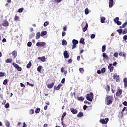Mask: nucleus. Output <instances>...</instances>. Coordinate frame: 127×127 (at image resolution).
Listing matches in <instances>:
<instances>
[{"label":"nucleus","instance_id":"obj_1","mask_svg":"<svg viewBox=\"0 0 127 127\" xmlns=\"http://www.w3.org/2000/svg\"><path fill=\"white\" fill-rule=\"evenodd\" d=\"M107 105H111L113 103V100H114V97L111 95H107L105 98Z\"/></svg>","mask_w":127,"mask_h":127},{"label":"nucleus","instance_id":"obj_2","mask_svg":"<svg viewBox=\"0 0 127 127\" xmlns=\"http://www.w3.org/2000/svg\"><path fill=\"white\" fill-rule=\"evenodd\" d=\"M93 96H94L93 92H90V94H88L86 96L87 100L90 102H93Z\"/></svg>","mask_w":127,"mask_h":127},{"label":"nucleus","instance_id":"obj_3","mask_svg":"<svg viewBox=\"0 0 127 127\" xmlns=\"http://www.w3.org/2000/svg\"><path fill=\"white\" fill-rule=\"evenodd\" d=\"M12 65L13 67H14V68H15V69H16L18 72H21V71H22V68L20 67L18 64H15V63H13Z\"/></svg>","mask_w":127,"mask_h":127},{"label":"nucleus","instance_id":"obj_4","mask_svg":"<svg viewBox=\"0 0 127 127\" xmlns=\"http://www.w3.org/2000/svg\"><path fill=\"white\" fill-rule=\"evenodd\" d=\"M46 43L44 42H38L36 43V46L38 47H43V46H46Z\"/></svg>","mask_w":127,"mask_h":127},{"label":"nucleus","instance_id":"obj_5","mask_svg":"<svg viewBox=\"0 0 127 127\" xmlns=\"http://www.w3.org/2000/svg\"><path fill=\"white\" fill-rule=\"evenodd\" d=\"M72 43H73V45H72V49H74V48H76V47H77V44L79 43V41L76 39H73L72 40Z\"/></svg>","mask_w":127,"mask_h":127},{"label":"nucleus","instance_id":"obj_6","mask_svg":"<svg viewBox=\"0 0 127 127\" xmlns=\"http://www.w3.org/2000/svg\"><path fill=\"white\" fill-rule=\"evenodd\" d=\"M122 92H123V91L122 90V89H121L120 87H118L117 89V91L116 93V97H121V95H122Z\"/></svg>","mask_w":127,"mask_h":127},{"label":"nucleus","instance_id":"obj_7","mask_svg":"<svg viewBox=\"0 0 127 127\" xmlns=\"http://www.w3.org/2000/svg\"><path fill=\"white\" fill-rule=\"evenodd\" d=\"M100 122L101 123V124H103V125H105L107 124L108 122H109V118H106L105 119H101L100 120Z\"/></svg>","mask_w":127,"mask_h":127},{"label":"nucleus","instance_id":"obj_8","mask_svg":"<svg viewBox=\"0 0 127 127\" xmlns=\"http://www.w3.org/2000/svg\"><path fill=\"white\" fill-rule=\"evenodd\" d=\"M4 27H6L7 26H9V23L8 21H6V20H5L2 24Z\"/></svg>","mask_w":127,"mask_h":127},{"label":"nucleus","instance_id":"obj_9","mask_svg":"<svg viewBox=\"0 0 127 127\" xmlns=\"http://www.w3.org/2000/svg\"><path fill=\"white\" fill-rule=\"evenodd\" d=\"M109 7L112 8L114 5V0H109Z\"/></svg>","mask_w":127,"mask_h":127},{"label":"nucleus","instance_id":"obj_10","mask_svg":"<svg viewBox=\"0 0 127 127\" xmlns=\"http://www.w3.org/2000/svg\"><path fill=\"white\" fill-rule=\"evenodd\" d=\"M113 66V64H110L108 65V69L110 70V72H113L114 71V66Z\"/></svg>","mask_w":127,"mask_h":127},{"label":"nucleus","instance_id":"obj_11","mask_svg":"<svg viewBox=\"0 0 127 127\" xmlns=\"http://www.w3.org/2000/svg\"><path fill=\"white\" fill-rule=\"evenodd\" d=\"M70 112L73 114V115H76L78 113V110L75 108H70Z\"/></svg>","mask_w":127,"mask_h":127},{"label":"nucleus","instance_id":"obj_12","mask_svg":"<svg viewBox=\"0 0 127 127\" xmlns=\"http://www.w3.org/2000/svg\"><path fill=\"white\" fill-rule=\"evenodd\" d=\"M64 55L65 58H69V57H70V55L68 53L67 51H65L64 52Z\"/></svg>","mask_w":127,"mask_h":127},{"label":"nucleus","instance_id":"obj_13","mask_svg":"<svg viewBox=\"0 0 127 127\" xmlns=\"http://www.w3.org/2000/svg\"><path fill=\"white\" fill-rule=\"evenodd\" d=\"M119 56H122L123 57H124V58H126V57H127L126 54L125 52H120L119 53Z\"/></svg>","mask_w":127,"mask_h":127},{"label":"nucleus","instance_id":"obj_14","mask_svg":"<svg viewBox=\"0 0 127 127\" xmlns=\"http://www.w3.org/2000/svg\"><path fill=\"white\" fill-rule=\"evenodd\" d=\"M66 115H67V112H64L62 115L61 118V122L63 121V120H64V118H65V117H66Z\"/></svg>","mask_w":127,"mask_h":127},{"label":"nucleus","instance_id":"obj_15","mask_svg":"<svg viewBox=\"0 0 127 127\" xmlns=\"http://www.w3.org/2000/svg\"><path fill=\"white\" fill-rule=\"evenodd\" d=\"M38 59H39V60H40L42 62H44L46 60L45 56L39 57H38Z\"/></svg>","mask_w":127,"mask_h":127},{"label":"nucleus","instance_id":"obj_16","mask_svg":"<svg viewBox=\"0 0 127 127\" xmlns=\"http://www.w3.org/2000/svg\"><path fill=\"white\" fill-rule=\"evenodd\" d=\"M123 83L124 84V88H127V78H124L123 79Z\"/></svg>","mask_w":127,"mask_h":127},{"label":"nucleus","instance_id":"obj_17","mask_svg":"<svg viewBox=\"0 0 127 127\" xmlns=\"http://www.w3.org/2000/svg\"><path fill=\"white\" fill-rule=\"evenodd\" d=\"M12 55L13 56V58L14 59V58H15V57H16V56H17V52L15 50L12 51Z\"/></svg>","mask_w":127,"mask_h":127},{"label":"nucleus","instance_id":"obj_18","mask_svg":"<svg viewBox=\"0 0 127 127\" xmlns=\"http://www.w3.org/2000/svg\"><path fill=\"white\" fill-rule=\"evenodd\" d=\"M62 87V84L61 83H60L58 84V85L56 87V86H54L55 90H60V87Z\"/></svg>","mask_w":127,"mask_h":127},{"label":"nucleus","instance_id":"obj_19","mask_svg":"<svg viewBox=\"0 0 127 127\" xmlns=\"http://www.w3.org/2000/svg\"><path fill=\"white\" fill-rule=\"evenodd\" d=\"M102 56L104 59H106V60H108L109 59V56H108V55L106 54V53H103L102 54Z\"/></svg>","mask_w":127,"mask_h":127},{"label":"nucleus","instance_id":"obj_20","mask_svg":"<svg viewBox=\"0 0 127 127\" xmlns=\"http://www.w3.org/2000/svg\"><path fill=\"white\" fill-rule=\"evenodd\" d=\"M84 100H85V98L83 96L77 97V100L80 101V102H84Z\"/></svg>","mask_w":127,"mask_h":127},{"label":"nucleus","instance_id":"obj_21","mask_svg":"<svg viewBox=\"0 0 127 127\" xmlns=\"http://www.w3.org/2000/svg\"><path fill=\"white\" fill-rule=\"evenodd\" d=\"M53 86H54V82H52L51 84H49L47 85V87L48 89H52V88H53Z\"/></svg>","mask_w":127,"mask_h":127},{"label":"nucleus","instance_id":"obj_22","mask_svg":"<svg viewBox=\"0 0 127 127\" xmlns=\"http://www.w3.org/2000/svg\"><path fill=\"white\" fill-rule=\"evenodd\" d=\"M13 60L11 58H8L5 60L6 63H11Z\"/></svg>","mask_w":127,"mask_h":127},{"label":"nucleus","instance_id":"obj_23","mask_svg":"<svg viewBox=\"0 0 127 127\" xmlns=\"http://www.w3.org/2000/svg\"><path fill=\"white\" fill-rule=\"evenodd\" d=\"M31 66H32V63H31V62H29L28 64L27 65L26 67L27 69H29L31 68Z\"/></svg>","mask_w":127,"mask_h":127},{"label":"nucleus","instance_id":"obj_24","mask_svg":"<svg viewBox=\"0 0 127 127\" xmlns=\"http://www.w3.org/2000/svg\"><path fill=\"white\" fill-rule=\"evenodd\" d=\"M84 113L82 112H80L77 115V118H81L83 117Z\"/></svg>","mask_w":127,"mask_h":127},{"label":"nucleus","instance_id":"obj_25","mask_svg":"<svg viewBox=\"0 0 127 127\" xmlns=\"http://www.w3.org/2000/svg\"><path fill=\"white\" fill-rule=\"evenodd\" d=\"M5 126L7 127H10V123H9V121H8L7 120H6L5 122Z\"/></svg>","mask_w":127,"mask_h":127},{"label":"nucleus","instance_id":"obj_26","mask_svg":"<svg viewBox=\"0 0 127 127\" xmlns=\"http://www.w3.org/2000/svg\"><path fill=\"white\" fill-rule=\"evenodd\" d=\"M40 35H41L40 34V32H38L36 33V39H39V38H40Z\"/></svg>","mask_w":127,"mask_h":127},{"label":"nucleus","instance_id":"obj_27","mask_svg":"<svg viewBox=\"0 0 127 127\" xmlns=\"http://www.w3.org/2000/svg\"><path fill=\"white\" fill-rule=\"evenodd\" d=\"M62 45H67V41L65 40L64 39H63L62 41Z\"/></svg>","mask_w":127,"mask_h":127},{"label":"nucleus","instance_id":"obj_28","mask_svg":"<svg viewBox=\"0 0 127 127\" xmlns=\"http://www.w3.org/2000/svg\"><path fill=\"white\" fill-rule=\"evenodd\" d=\"M46 34H47V32H46V31H43L41 33V36H44L46 35Z\"/></svg>","mask_w":127,"mask_h":127},{"label":"nucleus","instance_id":"obj_29","mask_svg":"<svg viewBox=\"0 0 127 127\" xmlns=\"http://www.w3.org/2000/svg\"><path fill=\"white\" fill-rule=\"evenodd\" d=\"M88 23L86 24L85 26L83 28L82 30L83 32H85V31H87V29L88 28Z\"/></svg>","mask_w":127,"mask_h":127},{"label":"nucleus","instance_id":"obj_30","mask_svg":"<svg viewBox=\"0 0 127 127\" xmlns=\"http://www.w3.org/2000/svg\"><path fill=\"white\" fill-rule=\"evenodd\" d=\"M14 20V21H19V17L17 15H15Z\"/></svg>","mask_w":127,"mask_h":127},{"label":"nucleus","instance_id":"obj_31","mask_svg":"<svg viewBox=\"0 0 127 127\" xmlns=\"http://www.w3.org/2000/svg\"><path fill=\"white\" fill-rule=\"evenodd\" d=\"M80 43H81V44H85V40L83 38H81L79 41Z\"/></svg>","mask_w":127,"mask_h":127},{"label":"nucleus","instance_id":"obj_32","mask_svg":"<svg viewBox=\"0 0 127 127\" xmlns=\"http://www.w3.org/2000/svg\"><path fill=\"white\" fill-rule=\"evenodd\" d=\"M110 87L109 85H106V86L105 87V89L107 92H110Z\"/></svg>","mask_w":127,"mask_h":127},{"label":"nucleus","instance_id":"obj_33","mask_svg":"<svg viewBox=\"0 0 127 127\" xmlns=\"http://www.w3.org/2000/svg\"><path fill=\"white\" fill-rule=\"evenodd\" d=\"M41 69H42V66H39L37 68V71L39 72V73H40L41 72Z\"/></svg>","mask_w":127,"mask_h":127},{"label":"nucleus","instance_id":"obj_34","mask_svg":"<svg viewBox=\"0 0 127 127\" xmlns=\"http://www.w3.org/2000/svg\"><path fill=\"white\" fill-rule=\"evenodd\" d=\"M106 19L105 17H102L101 18V23H105V20Z\"/></svg>","mask_w":127,"mask_h":127},{"label":"nucleus","instance_id":"obj_35","mask_svg":"<svg viewBox=\"0 0 127 127\" xmlns=\"http://www.w3.org/2000/svg\"><path fill=\"white\" fill-rule=\"evenodd\" d=\"M106 51V45L102 46V52H105Z\"/></svg>","mask_w":127,"mask_h":127},{"label":"nucleus","instance_id":"obj_36","mask_svg":"<svg viewBox=\"0 0 127 127\" xmlns=\"http://www.w3.org/2000/svg\"><path fill=\"white\" fill-rule=\"evenodd\" d=\"M117 32H118L119 34H122V32H123V30L122 29H119L116 30Z\"/></svg>","mask_w":127,"mask_h":127},{"label":"nucleus","instance_id":"obj_37","mask_svg":"<svg viewBox=\"0 0 127 127\" xmlns=\"http://www.w3.org/2000/svg\"><path fill=\"white\" fill-rule=\"evenodd\" d=\"M24 9L23 8H21L18 9L17 12H19V13H21V12H22V11H23V10Z\"/></svg>","mask_w":127,"mask_h":127},{"label":"nucleus","instance_id":"obj_38","mask_svg":"<svg viewBox=\"0 0 127 127\" xmlns=\"http://www.w3.org/2000/svg\"><path fill=\"white\" fill-rule=\"evenodd\" d=\"M85 14H86V15L89 14V9H88V8L85 9Z\"/></svg>","mask_w":127,"mask_h":127},{"label":"nucleus","instance_id":"obj_39","mask_svg":"<svg viewBox=\"0 0 127 127\" xmlns=\"http://www.w3.org/2000/svg\"><path fill=\"white\" fill-rule=\"evenodd\" d=\"M40 112V108H37L36 110H35V113L36 114H38Z\"/></svg>","mask_w":127,"mask_h":127},{"label":"nucleus","instance_id":"obj_40","mask_svg":"<svg viewBox=\"0 0 127 127\" xmlns=\"http://www.w3.org/2000/svg\"><path fill=\"white\" fill-rule=\"evenodd\" d=\"M5 76V73L4 72H0V77H4Z\"/></svg>","mask_w":127,"mask_h":127},{"label":"nucleus","instance_id":"obj_41","mask_svg":"<svg viewBox=\"0 0 127 127\" xmlns=\"http://www.w3.org/2000/svg\"><path fill=\"white\" fill-rule=\"evenodd\" d=\"M122 33L123 34H126V33H127V29L125 28L123 30V31H122Z\"/></svg>","mask_w":127,"mask_h":127},{"label":"nucleus","instance_id":"obj_42","mask_svg":"<svg viewBox=\"0 0 127 127\" xmlns=\"http://www.w3.org/2000/svg\"><path fill=\"white\" fill-rule=\"evenodd\" d=\"M118 55H119V53H118V52H115L113 54V56H114V57H116V58H118Z\"/></svg>","mask_w":127,"mask_h":127},{"label":"nucleus","instance_id":"obj_43","mask_svg":"<svg viewBox=\"0 0 127 127\" xmlns=\"http://www.w3.org/2000/svg\"><path fill=\"white\" fill-rule=\"evenodd\" d=\"M61 124L62 125V126L64 127H67V125L66 124L64 123V121H61Z\"/></svg>","mask_w":127,"mask_h":127},{"label":"nucleus","instance_id":"obj_44","mask_svg":"<svg viewBox=\"0 0 127 127\" xmlns=\"http://www.w3.org/2000/svg\"><path fill=\"white\" fill-rule=\"evenodd\" d=\"M48 24H49V22H45L44 23V26L45 27H46V26H47V25H48Z\"/></svg>","mask_w":127,"mask_h":127},{"label":"nucleus","instance_id":"obj_45","mask_svg":"<svg viewBox=\"0 0 127 127\" xmlns=\"http://www.w3.org/2000/svg\"><path fill=\"white\" fill-rule=\"evenodd\" d=\"M119 17H117L114 19V22H115V23H117L118 21H119Z\"/></svg>","mask_w":127,"mask_h":127},{"label":"nucleus","instance_id":"obj_46","mask_svg":"<svg viewBox=\"0 0 127 127\" xmlns=\"http://www.w3.org/2000/svg\"><path fill=\"white\" fill-rule=\"evenodd\" d=\"M127 22H126L124 24H122V27L123 28H125V27H126V26H127Z\"/></svg>","mask_w":127,"mask_h":127},{"label":"nucleus","instance_id":"obj_47","mask_svg":"<svg viewBox=\"0 0 127 127\" xmlns=\"http://www.w3.org/2000/svg\"><path fill=\"white\" fill-rule=\"evenodd\" d=\"M79 71L80 72L81 74H83L84 73V69L81 68L79 69Z\"/></svg>","mask_w":127,"mask_h":127},{"label":"nucleus","instance_id":"obj_48","mask_svg":"<svg viewBox=\"0 0 127 127\" xmlns=\"http://www.w3.org/2000/svg\"><path fill=\"white\" fill-rule=\"evenodd\" d=\"M31 45H32V43H31V42H28L27 43V46H28V47H31Z\"/></svg>","mask_w":127,"mask_h":127},{"label":"nucleus","instance_id":"obj_49","mask_svg":"<svg viewBox=\"0 0 127 127\" xmlns=\"http://www.w3.org/2000/svg\"><path fill=\"white\" fill-rule=\"evenodd\" d=\"M65 80H66V78H63L62 80H61L62 84H64V83H65Z\"/></svg>","mask_w":127,"mask_h":127},{"label":"nucleus","instance_id":"obj_50","mask_svg":"<svg viewBox=\"0 0 127 127\" xmlns=\"http://www.w3.org/2000/svg\"><path fill=\"white\" fill-rule=\"evenodd\" d=\"M123 39L125 41H127V35H125L123 36Z\"/></svg>","mask_w":127,"mask_h":127},{"label":"nucleus","instance_id":"obj_51","mask_svg":"<svg viewBox=\"0 0 127 127\" xmlns=\"http://www.w3.org/2000/svg\"><path fill=\"white\" fill-rule=\"evenodd\" d=\"M30 114H31V115L34 114V110L33 109H31L30 110Z\"/></svg>","mask_w":127,"mask_h":127},{"label":"nucleus","instance_id":"obj_52","mask_svg":"<svg viewBox=\"0 0 127 127\" xmlns=\"http://www.w3.org/2000/svg\"><path fill=\"white\" fill-rule=\"evenodd\" d=\"M8 80L7 79H5L3 81V85H7Z\"/></svg>","mask_w":127,"mask_h":127},{"label":"nucleus","instance_id":"obj_53","mask_svg":"<svg viewBox=\"0 0 127 127\" xmlns=\"http://www.w3.org/2000/svg\"><path fill=\"white\" fill-rule=\"evenodd\" d=\"M101 73H105L106 72V68H103L101 69Z\"/></svg>","mask_w":127,"mask_h":127},{"label":"nucleus","instance_id":"obj_54","mask_svg":"<svg viewBox=\"0 0 127 127\" xmlns=\"http://www.w3.org/2000/svg\"><path fill=\"white\" fill-rule=\"evenodd\" d=\"M5 108H9V103H7L5 105Z\"/></svg>","mask_w":127,"mask_h":127},{"label":"nucleus","instance_id":"obj_55","mask_svg":"<svg viewBox=\"0 0 127 127\" xmlns=\"http://www.w3.org/2000/svg\"><path fill=\"white\" fill-rule=\"evenodd\" d=\"M67 29H68V27H67V26H65L64 27V31H67Z\"/></svg>","mask_w":127,"mask_h":127},{"label":"nucleus","instance_id":"obj_56","mask_svg":"<svg viewBox=\"0 0 127 127\" xmlns=\"http://www.w3.org/2000/svg\"><path fill=\"white\" fill-rule=\"evenodd\" d=\"M116 23L117 25H121L122 24V22L120 21H118Z\"/></svg>","mask_w":127,"mask_h":127},{"label":"nucleus","instance_id":"obj_57","mask_svg":"<svg viewBox=\"0 0 127 127\" xmlns=\"http://www.w3.org/2000/svg\"><path fill=\"white\" fill-rule=\"evenodd\" d=\"M87 108H88V106H87V105H85L83 106V110L84 111H86V110L87 109Z\"/></svg>","mask_w":127,"mask_h":127},{"label":"nucleus","instance_id":"obj_58","mask_svg":"<svg viewBox=\"0 0 127 127\" xmlns=\"http://www.w3.org/2000/svg\"><path fill=\"white\" fill-rule=\"evenodd\" d=\"M62 36H65V35H66V33L64 31H63L62 32Z\"/></svg>","mask_w":127,"mask_h":127},{"label":"nucleus","instance_id":"obj_59","mask_svg":"<svg viewBox=\"0 0 127 127\" xmlns=\"http://www.w3.org/2000/svg\"><path fill=\"white\" fill-rule=\"evenodd\" d=\"M61 73H64V67H62L61 68Z\"/></svg>","mask_w":127,"mask_h":127},{"label":"nucleus","instance_id":"obj_60","mask_svg":"<svg viewBox=\"0 0 127 127\" xmlns=\"http://www.w3.org/2000/svg\"><path fill=\"white\" fill-rule=\"evenodd\" d=\"M23 126H22V127H27V125H26L25 122H23Z\"/></svg>","mask_w":127,"mask_h":127},{"label":"nucleus","instance_id":"obj_61","mask_svg":"<svg viewBox=\"0 0 127 127\" xmlns=\"http://www.w3.org/2000/svg\"><path fill=\"white\" fill-rule=\"evenodd\" d=\"M95 34H92L91 35V38H92V39H93L94 37H95Z\"/></svg>","mask_w":127,"mask_h":127},{"label":"nucleus","instance_id":"obj_62","mask_svg":"<svg viewBox=\"0 0 127 127\" xmlns=\"http://www.w3.org/2000/svg\"><path fill=\"white\" fill-rule=\"evenodd\" d=\"M72 61H73V60H72V59H70L69 60H68V63H72Z\"/></svg>","mask_w":127,"mask_h":127},{"label":"nucleus","instance_id":"obj_63","mask_svg":"<svg viewBox=\"0 0 127 127\" xmlns=\"http://www.w3.org/2000/svg\"><path fill=\"white\" fill-rule=\"evenodd\" d=\"M123 104V105L124 106H127V101H124Z\"/></svg>","mask_w":127,"mask_h":127},{"label":"nucleus","instance_id":"obj_64","mask_svg":"<svg viewBox=\"0 0 127 127\" xmlns=\"http://www.w3.org/2000/svg\"><path fill=\"white\" fill-rule=\"evenodd\" d=\"M113 66H116L117 65V62H114L113 64Z\"/></svg>","mask_w":127,"mask_h":127}]
</instances>
